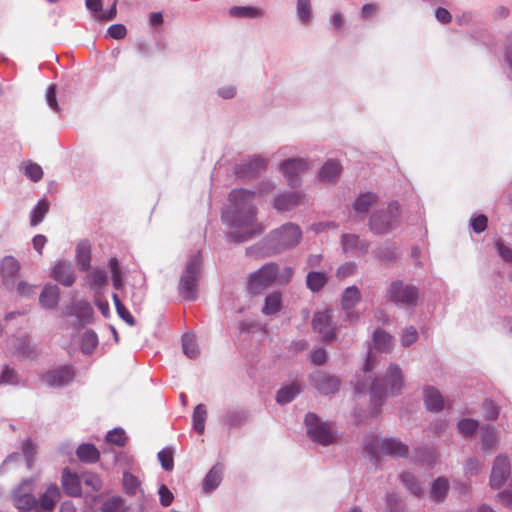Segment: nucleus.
Returning a JSON list of instances; mask_svg holds the SVG:
<instances>
[{
	"instance_id": "obj_1",
	"label": "nucleus",
	"mask_w": 512,
	"mask_h": 512,
	"mask_svg": "<svg viewBox=\"0 0 512 512\" xmlns=\"http://www.w3.org/2000/svg\"><path fill=\"white\" fill-rule=\"evenodd\" d=\"M274 188L275 185L268 181L256 191L234 189L230 192L229 205L222 214L223 222L231 229L227 235L230 241L245 242L263 231V226L257 222L253 200L256 195L264 196Z\"/></svg>"
},
{
	"instance_id": "obj_2",
	"label": "nucleus",
	"mask_w": 512,
	"mask_h": 512,
	"mask_svg": "<svg viewBox=\"0 0 512 512\" xmlns=\"http://www.w3.org/2000/svg\"><path fill=\"white\" fill-rule=\"evenodd\" d=\"M404 387V374L402 369L391 363L383 377L376 378L370 386V397L377 410L388 396L398 395Z\"/></svg>"
},
{
	"instance_id": "obj_3",
	"label": "nucleus",
	"mask_w": 512,
	"mask_h": 512,
	"mask_svg": "<svg viewBox=\"0 0 512 512\" xmlns=\"http://www.w3.org/2000/svg\"><path fill=\"white\" fill-rule=\"evenodd\" d=\"M302 239V230L295 223H285L268 235L269 247L280 253L297 246Z\"/></svg>"
},
{
	"instance_id": "obj_4",
	"label": "nucleus",
	"mask_w": 512,
	"mask_h": 512,
	"mask_svg": "<svg viewBox=\"0 0 512 512\" xmlns=\"http://www.w3.org/2000/svg\"><path fill=\"white\" fill-rule=\"evenodd\" d=\"M201 256L194 254L186 265L179 283V293L185 300L197 297V281L200 276Z\"/></svg>"
},
{
	"instance_id": "obj_5",
	"label": "nucleus",
	"mask_w": 512,
	"mask_h": 512,
	"mask_svg": "<svg viewBox=\"0 0 512 512\" xmlns=\"http://www.w3.org/2000/svg\"><path fill=\"white\" fill-rule=\"evenodd\" d=\"M400 207L397 202H391L386 209L372 214L369 221L370 229L375 234H385L399 223Z\"/></svg>"
},
{
	"instance_id": "obj_6",
	"label": "nucleus",
	"mask_w": 512,
	"mask_h": 512,
	"mask_svg": "<svg viewBox=\"0 0 512 512\" xmlns=\"http://www.w3.org/2000/svg\"><path fill=\"white\" fill-rule=\"evenodd\" d=\"M418 296V288L412 284L404 283L402 280L393 281L386 293L389 301L402 307L415 306Z\"/></svg>"
},
{
	"instance_id": "obj_7",
	"label": "nucleus",
	"mask_w": 512,
	"mask_h": 512,
	"mask_svg": "<svg viewBox=\"0 0 512 512\" xmlns=\"http://www.w3.org/2000/svg\"><path fill=\"white\" fill-rule=\"evenodd\" d=\"M368 450L374 457L380 454L389 455L392 457H402L408 453V446L396 438L379 439L373 437L365 444Z\"/></svg>"
},
{
	"instance_id": "obj_8",
	"label": "nucleus",
	"mask_w": 512,
	"mask_h": 512,
	"mask_svg": "<svg viewBox=\"0 0 512 512\" xmlns=\"http://www.w3.org/2000/svg\"><path fill=\"white\" fill-rule=\"evenodd\" d=\"M307 434L310 439L323 446L329 445L335 438V433L329 423L322 422L314 413H308L305 417Z\"/></svg>"
},
{
	"instance_id": "obj_9",
	"label": "nucleus",
	"mask_w": 512,
	"mask_h": 512,
	"mask_svg": "<svg viewBox=\"0 0 512 512\" xmlns=\"http://www.w3.org/2000/svg\"><path fill=\"white\" fill-rule=\"evenodd\" d=\"M278 266L274 263L262 266L249 276L248 290L251 294H259L276 282Z\"/></svg>"
},
{
	"instance_id": "obj_10",
	"label": "nucleus",
	"mask_w": 512,
	"mask_h": 512,
	"mask_svg": "<svg viewBox=\"0 0 512 512\" xmlns=\"http://www.w3.org/2000/svg\"><path fill=\"white\" fill-rule=\"evenodd\" d=\"M33 481L24 479L12 491V502L14 507L20 512H27L37 507V499L32 494Z\"/></svg>"
},
{
	"instance_id": "obj_11",
	"label": "nucleus",
	"mask_w": 512,
	"mask_h": 512,
	"mask_svg": "<svg viewBox=\"0 0 512 512\" xmlns=\"http://www.w3.org/2000/svg\"><path fill=\"white\" fill-rule=\"evenodd\" d=\"M511 473V465L508 457L504 454H499L495 457L491 474L489 478V485L492 489H500Z\"/></svg>"
},
{
	"instance_id": "obj_12",
	"label": "nucleus",
	"mask_w": 512,
	"mask_h": 512,
	"mask_svg": "<svg viewBox=\"0 0 512 512\" xmlns=\"http://www.w3.org/2000/svg\"><path fill=\"white\" fill-rule=\"evenodd\" d=\"M310 163L303 158H292L284 161L280 169L291 187H297L300 184V175L308 170Z\"/></svg>"
},
{
	"instance_id": "obj_13",
	"label": "nucleus",
	"mask_w": 512,
	"mask_h": 512,
	"mask_svg": "<svg viewBox=\"0 0 512 512\" xmlns=\"http://www.w3.org/2000/svg\"><path fill=\"white\" fill-rule=\"evenodd\" d=\"M310 378L314 387L324 395L334 394L339 390L340 380L334 375L316 371Z\"/></svg>"
},
{
	"instance_id": "obj_14",
	"label": "nucleus",
	"mask_w": 512,
	"mask_h": 512,
	"mask_svg": "<svg viewBox=\"0 0 512 512\" xmlns=\"http://www.w3.org/2000/svg\"><path fill=\"white\" fill-rule=\"evenodd\" d=\"M340 243L343 252L352 256H362L366 254L369 249V243L355 234H342Z\"/></svg>"
},
{
	"instance_id": "obj_15",
	"label": "nucleus",
	"mask_w": 512,
	"mask_h": 512,
	"mask_svg": "<svg viewBox=\"0 0 512 512\" xmlns=\"http://www.w3.org/2000/svg\"><path fill=\"white\" fill-rule=\"evenodd\" d=\"M312 326L314 331L319 333L323 340L332 341L335 338L334 327L328 310L316 312L313 317Z\"/></svg>"
},
{
	"instance_id": "obj_16",
	"label": "nucleus",
	"mask_w": 512,
	"mask_h": 512,
	"mask_svg": "<svg viewBox=\"0 0 512 512\" xmlns=\"http://www.w3.org/2000/svg\"><path fill=\"white\" fill-rule=\"evenodd\" d=\"M303 198L304 194L300 191L281 193L274 198L273 207L279 212L290 211L300 205Z\"/></svg>"
},
{
	"instance_id": "obj_17",
	"label": "nucleus",
	"mask_w": 512,
	"mask_h": 512,
	"mask_svg": "<svg viewBox=\"0 0 512 512\" xmlns=\"http://www.w3.org/2000/svg\"><path fill=\"white\" fill-rule=\"evenodd\" d=\"M74 378V371L69 366L49 371L43 376V381L51 387H61L67 385Z\"/></svg>"
},
{
	"instance_id": "obj_18",
	"label": "nucleus",
	"mask_w": 512,
	"mask_h": 512,
	"mask_svg": "<svg viewBox=\"0 0 512 512\" xmlns=\"http://www.w3.org/2000/svg\"><path fill=\"white\" fill-rule=\"evenodd\" d=\"M61 498V491L55 484L47 487L45 492L40 496L37 508L39 511L51 512Z\"/></svg>"
},
{
	"instance_id": "obj_19",
	"label": "nucleus",
	"mask_w": 512,
	"mask_h": 512,
	"mask_svg": "<svg viewBox=\"0 0 512 512\" xmlns=\"http://www.w3.org/2000/svg\"><path fill=\"white\" fill-rule=\"evenodd\" d=\"M62 487L65 493L70 497H80L82 494L81 476L72 473L68 469H64L61 477Z\"/></svg>"
},
{
	"instance_id": "obj_20",
	"label": "nucleus",
	"mask_w": 512,
	"mask_h": 512,
	"mask_svg": "<svg viewBox=\"0 0 512 512\" xmlns=\"http://www.w3.org/2000/svg\"><path fill=\"white\" fill-rule=\"evenodd\" d=\"M52 277L64 286H71L75 281V275L70 263L59 261L52 270Z\"/></svg>"
},
{
	"instance_id": "obj_21",
	"label": "nucleus",
	"mask_w": 512,
	"mask_h": 512,
	"mask_svg": "<svg viewBox=\"0 0 512 512\" xmlns=\"http://www.w3.org/2000/svg\"><path fill=\"white\" fill-rule=\"evenodd\" d=\"M360 291L356 286H350L345 289L342 295V308L346 312V317L352 319L355 315L352 309L360 301Z\"/></svg>"
},
{
	"instance_id": "obj_22",
	"label": "nucleus",
	"mask_w": 512,
	"mask_h": 512,
	"mask_svg": "<svg viewBox=\"0 0 512 512\" xmlns=\"http://www.w3.org/2000/svg\"><path fill=\"white\" fill-rule=\"evenodd\" d=\"M423 399L428 410L438 412L444 407V399L434 387L427 386L423 390Z\"/></svg>"
},
{
	"instance_id": "obj_23",
	"label": "nucleus",
	"mask_w": 512,
	"mask_h": 512,
	"mask_svg": "<svg viewBox=\"0 0 512 512\" xmlns=\"http://www.w3.org/2000/svg\"><path fill=\"white\" fill-rule=\"evenodd\" d=\"M59 295L56 285H46L39 296V303L43 308L54 309L58 305Z\"/></svg>"
},
{
	"instance_id": "obj_24",
	"label": "nucleus",
	"mask_w": 512,
	"mask_h": 512,
	"mask_svg": "<svg viewBox=\"0 0 512 512\" xmlns=\"http://www.w3.org/2000/svg\"><path fill=\"white\" fill-rule=\"evenodd\" d=\"M499 437L497 431L490 426L481 429V445L485 452H494L498 448Z\"/></svg>"
},
{
	"instance_id": "obj_25",
	"label": "nucleus",
	"mask_w": 512,
	"mask_h": 512,
	"mask_svg": "<svg viewBox=\"0 0 512 512\" xmlns=\"http://www.w3.org/2000/svg\"><path fill=\"white\" fill-rule=\"evenodd\" d=\"M282 308V293L274 291L265 297L262 313L264 315H274Z\"/></svg>"
},
{
	"instance_id": "obj_26",
	"label": "nucleus",
	"mask_w": 512,
	"mask_h": 512,
	"mask_svg": "<svg viewBox=\"0 0 512 512\" xmlns=\"http://www.w3.org/2000/svg\"><path fill=\"white\" fill-rule=\"evenodd\" d=\"M296 16L302 25H309L313 20L311 0H297Z\"/></svg>"
},
{
	"instance_id": "obj_27",
	"label": "nucleus",
	"mask_w": 512,
	"mask_h": 512,
	"mask_svg": "<svg viewBox=\"0 0 512 512\" xmlns=\"http://www.w3.org/2000/svg\"><path fill=\"white\" fill-rule=\"evenodd\" d=\"M20 269L19 262L12 256H6L1 262V274L5 282L12 280Z\"/></svg>"
},
{
	"instance_id": "obj_28",
	"label": "nucleus",
	"mask_w": 512,
	"mask_h": 512,
	"mask_svg": "<svg viewBox=\"0 0 512 512\" xmlns=\"http://www.w3.org/2000/svg\"><path fill=\"white\" fill-rule=\"evenodd\" d=\"M223 467L215 465L206 475L203 482V489L206 492L214 490L222 481Z\"/></svg>"
},
{
	"instance_id": "obj_29",
	"label": "nucleus",
	"mask_w": 512,
	"mask_h": 512,
	"mask_svg": "<svg viewBox=\"0 0 512 512\" xmlns=\"http://www.w3.org/2000/svg\"><path fill=\"white\" fill-rule=\"evenodd\" d=\"M76 260L81 270H88L91 261V249L87 241L80 242L76 247Z\"/></svg>"
},
{
	"instance_id": "obj_30",
	"label": "nucleus",
	"mask_w": 512,
	"mask_h": 512,
	"mask_svg": "<svg viewBox=\"0 0 512 512\" xmlns=\"http://www.w3.org/2000/svg\"><path fill=\"white\" fill-rule=\"evenodd\" d=\"M373 343V349L379 352H389L393 347L392 337L379 329L373 334Z\"/></svg>"
},
{
	"instance_id": "obj_31",
	"label": "nucleus",
	"mask_w": 512,
	"mask_h": 512,
	"mask_svg": "<svg viewBox=\"0 0 512 512\" xmlns=\"http://www.w3.org/2000/svg\"><path fill=\"white\" fill-rule=\"evenodd\" d=\"M341 172V165L338 161H327L319 172V177L323 181L331 182L336 179Z\"/></svg>"
},
{
	"instance_id": "obj_32",
	"label": "nucleus",
	"mask_w": 512,
	"mask_h": 512,
	"mask_svg": "<svg viewBox=\"0 0 512 512\" xmlns=\"http://www.w3.org/2000/svg\"><path fill=\"white\" fill-rule=\"evenodd\" d=\"M300 393V386L298 383L293 382L291 384L283 386L276 395V400L280 404H286L291 402Z\"/></svg>"
},
{
	"instance_id": "obj_33",
	"label": "nucleus",
	"mask_w": 512,
	"mask_h": 512,
	"mask_svg": "<svg viewBox=\"0 0 512 512\" xmlns=\"http://www.w3.org/2000/svg\"><path fill=\"white\" fill-rule=\"evenodd\" d=\"M327 280L328 277L324 272L311 271L306 277V284L311 291L317 292L324 287Z\"/></svg>"
},
{
	"instance_id": "obj_34",
	"label": "nucleus",
	"mask_w": 512,
	"mask_h": 512,
	"mask_svg": "<svg viewBox=\"0 0 512 512\" xmlns=\"http://www.w3.org/2000/svg\"><path fill=\"white\" fill-rule=\"evenodd\" d=\"M77 456L82 462L93 463L99 459V451L92 444H82L78 447Z\"/></svg>"
},
{
	"instance_id": "obj_35",
	"label": "nucleus",
	"mask_w": 512,
	"mask_h": 512,
	"mask_svg": "<svg viewBox=\"0 0 512 512\" xmlns=\"http://www.w3.org/2000/svg\"><path fill=\"white\" fill-rule=\"evenodd\" d=\"M123 486L125 492L129 495L136 496L138 494H143L140 480L129 472H125L123 474Z\"/></svg>"
},
{
	"instance_id": "obj_36",
	"label": "nucleus",
	"mask_w": 512,
	"mask_h": 512,
	"mask_svg": "<svg viewBox=\"0 0 512 512\" xmlns=\"http://www.w3.org/2000/svg\"><path fill=\"white\" fill-rule=\"evenodd\" d=\"M207 418V409L204 404H198L192 415V425L193 428L199 433L202 434L205 430V421Z\"/></svg>"
},
{
	"instance_id": "obj_37",
	"label": "nucleus",
	"mask_w": 512,
	"mask_h": 512,
	"mask_svg": "<svg viewBox=\"0 0 512 512\" xmlns=\"http://www.w3.org/2000/svg\"><path fill=\"white\" fill-rule=\"evenodd\" d=\"M66 314L75 315L82 319H89L93 314V309L89 302L85 300H80L76 302L73 306H71Z\"/></svg>"
},
{
	"instance_id": "obj_38",
	"label": "nucleus",
	"mask_w": 512,
	"mask_h": 512,
	"mask_svg": "<svg viewBox=\"0 0 512 512\" xmlns=\"http://www.w3.org/2000/svg\"><path fill=\"white\" fill-rule=\"evenodd\" d=\"M182 348L184 354L191 359L197 358L200 351L192 333H185L182 337Z\"/></svg>"
},
{
	"instance_id": "obj_39",
	"label": "nucleus",
	"mask_w": 512,
	"mask_h": 512,
	"mask_svg": "<svg viewBox=\"0 0 512 512\" xmlns=\"http://www.w3.org/2000/svg\"><path fill=\"white\" fill-rule=\"evenodd\" d=\"M101 512H126L125 501L119 496H112L106 499L100 508Z\"/></svg>"
},
{
	"instance_id": "obj_40",
	"label": "nucleus",
	"mask_w": 512,
	"mask_h": 512,
	"mask_svg": "<svg viewBox=\"0 0 512 512\" xmlns=\"http://www.w3.org/2000/svg\"><path fill=\"white\" fill-rule=\"evenodd\" d=\"M230 14L242 18H258L263 15V10L250 6H234L230 9Z\"/></svg>"
},
{
	"instance_id": "obj_41",
	"label": "nucleus",
	"mask_w": 512,
	"mask_h": 512,
	"mask_svg": "<svg viewBox=\"0 0 512 512\" xmlns=\"http://www.w3.org/2000/svg\"><path fill=\"white\" fill-rule=\"evenodd\" d=\"M377 201L373 193L361 194L354 202V210L358 213H366Z\"/></svg>"
},
{
	"instance_id": "obj_42",
	"label": "nucleus",
	"mask_w": 512,
	"mask_h": 512,
	"mask_svg": "<svg viewBox=\"0 0 512 512\" xmlns=\"http://www.w3.org/2000/svg\"><path fill=\"white\" fill-rule=\"evenodd\" d=\"M109 267L112 274V284L116 290H120L124 286L123 273L121 270L120 263L117 258H111L109 261Z\"/></svg>"
},
{
	"instance_id": "obj_43",
	"label": "nucleus",
	"mask_w": 512,
	"mask_h": 512,
	"mask_svg": "<svg viewBox=\"0 0 512 512\" xmlns=\"http://www.w3.org/2000/svg\"><path fill=\"white\" fill-rule=\"evenodd\" d=\"M98 345V337L92 330L84 332L81 338V350L84 354H91Z\"/></svg>"
},
{
	"instance_id": "obj_44",
	"label": "nucleus",
	"mask_w": 512,
	"mask_h": 512,
	"mask_svg": "<svg viewBox=\"0 0 512 512\" xmlns=\"http://www.w3.org/2000/svg\"><path fill=\"white\" fill-rule=\"evenodd\" d=\"M448 488L449 484L447 479L443 477L436 479L432 484L431 497L437 501L442 500L445 497Z\"/></svg>"
},
{
	"instance_id": "obj_45",
	"label": "nucleus",
	"mask_w": 512,
	"mask_h": 512,
	"mask_svg": "<svg viewBox=\"0 0 512 512\" xmlns=\"http://www.w3.org/2000/svg\"><path fill=\"white\" fill-rule=\"evenodd\" d=\"M246 414L241 410H229L223 416V423L228 427H236L245 422Z\"/></svg>"
},
{
	"instance_id": "obj_46",
	"label": "nucleus",
	"mask_w": 512,
	"mask_h": 512,
	"mask_svg": "<svg viewBox=\"0 0 512 512\" xmlns=\"http://www.w3.org/2000/svg\"><path fill=\"white\" fill-rule=\"evenodd\" d=\"M49 210V203L46 200H40L31 212V225L37 226L42 222Z\"/></svg>"
},
{
	"instance_id": "obj_47",
	"label": "nucleus",
	"mask_w": 512,
	"mask_h": 512,
	"mask_svg": "<svg viewBox=\"0 0 512 512\" xmlns=\"http://www.w3.org/2000/svg\"><path fill=\"white\" fill-rule=\"evenodd\" d=\"M82 483L94 492H99L103 488L102 479L95 473L85 472L81 474Z\"/></svg>"
},
{
	"instance_id": "obj_48",
	"label": "nucleus",
	"mask_w": 512,
	"mask_h": 512,
	"mask_svg": "<svg viewBox=\"0 0 512 512\" xmlns=\"http://www.w3.org/2000/svg\"><path fill=\"white\" fill-rule=\"evenodd\" d=\"M112 299L119 317L124 320L128 325L133 326L135 324L134 317L130 314V312L126 309V307L121 302L119 296L117 294L112 295Z\"/></svg>"
},
{
	"instance_id": "obj_49",
	"label": "nucleus",
	"mask_w": 512,
	"mask_h": 512,
	"mask_svg": "<svg viewBox=\"0 0 512 512\" xmlns=\"http://www.w3.org/2000/svg\"><path fill=\"white\" fill-rule=\"evenodd\" d=\"M401 482L406 486V488L415 496H420L422 494V489L418 481L414 478V476L410 473H402L399 476Z\"/></svg>"
},
{
	"instance_id": "obj_50",
	"label": "nucleus",
	"mask_w": 512,
	"mask_h": 512,
	"mask_svg": "<svg viewBox=\"0 0 512 512\" xmlns=\"http://www.w3.org/2000/svg\"><path fill=\"white\" fill-rule=\"evenodd\" d=\"M24 174L33 182H38L43 177V170L40 165L27 162L23 167Z\"/></svg>"
},
{
	"instance_id": "obj_51",
	"label": "nucleus",
	"mask_w": 512,
	"mask_h": 512,
	"mask_svg": "<svg viewBox=\"0 0 512 512\" xmlns=\"http://www.w3.org/2000/svg\"><path fill=\"white\" fill-rule=\"evenodd\" d=\"M20 379L18 374L10 367H5L0 375L1 384L17 385Z\"/></svg>"
},
{
	"instance_id": "obj_52",
	"label": "nucleus",
	"mask_w": 512,
	"mask_h": 512,
	"mask_svg": "<svg viewBox=\"0 0 512 512\" xmlns=\"http://www.w3.org/2000/svg\"><path fill=\"white\" fill-rule=\"evenodd\" d=\"M126 435L124 430L122 429H114L109 431L106 435V440L109 443L115 444L117 446H123L126 442Z\"/></svg>"
},
{
	"instance_id": "obj_53",
	"label": "nucleus",
	"mask_w": 512,
	"mask_h": 512,
	"mask_svg": "<svg viewBox=\"0 0 512 512\" xmlns=\"http://www.w3.org/2000/svg\"><path fill=\"white\" fill-rule=\"evenodd\" d=\"M478 427V422L473 419H462L458 423V429L464 436L472 435Z\"/></svg>"
},
{
	"instance_id": "obj_54",
	"label": "nucleus",
	"mask_w": 512,
	"mask_h": 512,
	"mask_svg": "<svg viewBox=\"0 0 512 512\" xmlns=\"http://www.w3.org/2000/svg\"><path fill=\"white\" fill-rule=\"evenodd\" d=\"M483 467V461L477 458H469L464 465V471L467 475H477Z\"/></svg>"
},
{
	"instance_id": "obj_55",
	"label": "nucleus",
	"mask_w": 512,
	"mask_h": 512,
	"mask_svg": "<svg viewBox=\"0 0 512 512\" xmlns=\"http://www.w3.org/2000/svg\"><path fill=\"white\" fill-rule=\"evenodd\" d=\"M158 459L161 466L166 471H171L174 467L172 451L169 449H163L158 453Z\"/></svg>"
},
{
	"instance_id": "obj_56",
	"label": "nucleus",
	"mask_w": 512,
	"mask_h": 512,
	"mask_svg": "<svg viewBox=\"0 0 512 512\" xmlns=\"http://www.w3.org/2000/svg\"><path fill=\"white\" fill-rule=\"evenodd\" d=\"M89 279L92 286L102 287L107 283V273L102 269H95L90 273Z\"/></svg>"
},
{
	"instance_id": "obj_57",
	"label": "nucleus",
	"mask_w": 512,
	"mask_h": 512,
	"mask_svg": "<svg viewBox=\"0 0 512 512\" xmlns=\"http://www.w3.org/2000/svg\"><path fill=\"white\" fill-rule=\"evenodd\" d=\"M357 265L354 262H345L340 265L336 271V277L340 280L345 279L356 272Z\"/></svg>"
},
{
	"instance_id": "obj_58",
	"label": "nucleus",
	"mask_w": 512,
	"mask_h": 512,
	"mask_svg": "<svg viewBox=\"0 0 512 512\" xmlns=\"http://www.w3.org/2000/svg\"><path fill=\"white\" fill-rule=\"evenodd\" d=\"M418 339V332L414 327H408L403 331L401 336V344L404 347H409L413 343H415Z\"/></svg>"
},
{
	"instance_id": "obj_59",
	"label": "nucleus",
	"mask_w": 512,
	"mask_h": 512,
	"mask_svg": "<svg viewBox=\"0 0 512 512\" xmlns=\"http://www.w3.org/2000/svg\"><path fill=\"white\" fill-rule=\"evenodd\" d=\"M399 501V497L396 494H388L386 496V508L384 512H402V507Z\"/></svg>"
},
{
	"instance_id": "obj_60",
	"label": "nucleus",
	"mask_w": 512,
	"mask_h": 512,
	"mask_svg": "<svg viewBox=\"0 0 512 512\" xmlns=\"http://www.w3.org/2000/svg\"><path fill=\"white\" fill-rule=\"evenodd\" d=\"M160 504L164 507H168L174 500L173 493L169 490L166 485H161L158 489Z\"/></svg>"
},
{
	"instance_id": "obj_61",
	"label": "nucleus",
	"mask_w": 512,
	"mask_h": 512,
	"mask_svg": "<svg viewBox=\"0 0 512 512\" xmlns=\"http://www.w3.org/2000/svg\"><path fill=\"white\" fill-rule=\"evenodd\" d=\"M498 501L506 507L512 508V477L509 480L508 487L498 494Z\"/></svg>"
},
{
	"instance_id": "obj_62",
	"label": "nucleus",
	"mask_w": 512,
	"mask_h": 512,
	"mask_svg": "<svg viewBox=\"0 0 512 512\" xmlns=\"http://www.w3.org/2000/svg\"><path fill=\"white\" fill-rule=\"evenodd\" d=\"M470 225L474 232L481 233L486 229L487 217L485 215H478L470 219Z\"/></svg>"
},
{
	"instance_id": "obj_63",
	"label": "nucleus",
	"mask_w": 512,
	"mask_h": 512,
	"mask_svg": "<svg viewBox=\"0 0 512 512\" xmlns=\"http://www.w3.org/2000/svg\"><path fill=\"white\" fill-rule=\"evenodd\" d=\"M107 33L114 39H122L126 36L127 30L122 24H114L108 28Z\"/></svg>"
},
{
	"instance_id": "obj_64",
	"label": "nucleus",
	"mask_w": 512,
	"mask_h": 512,
	"mask_svg": "<svg viewBox=\"0 0 512 512\" xmlns=\"http://www.w3.org/2000/svg\"><path fill=\"white\" fill-rule=\"evenodd\" d=\"M496 248L498 254L504 261L512 263V249L506 247L502 241L496 242Z\"/></svg>"
}]
</instances>
